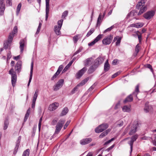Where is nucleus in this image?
<instances>
[{
	"instance_id": "nucleus-19",
	"label": "nucleus",
	"mask_w": 156,
	"mask_h": 156,
	"mask_svg": "<svg viewBox=\"0 0 156 156\" xmlns=\"http://www.w3.org/2000/svg\"><path fill=\"white\" fill-rule=\"evenodd\" d=\"M110 68V65L108 63V60H107L105 63L104 66V70L105 72L108 71Z\"/></svg>"
},
{
	"instance_id": "nucleus-24",
	"label": "nucleus",
	"mask_w": 156,
	"mask_h": 156,
	"mask_svg": "<svg viewBox=\"0 0 156 156\" xmlns=\"http://www.w3.org/2000/svg\"><path fill=\"white\" fill-rule=\"evenodd\" d=\"M30 108H29L27 112L24 119V122L26 121L27 119L29 117L30 113Z\"/></svg>"
},
{
	"instance_id": "nucleus-31",
	"label": "nucleus",
	"mask_w": 156,
	"mask_h": 156,
	"mask_svg": "<svg viewBox=\"0 0 156 156\" xmlns=\"http://www.w3.org/2000/svg\"><path fill=\"white\" fill-rule=\"evenodd\" d=\"M122 109L123 111L124 112H129L130 111V108L126 105L124 106Z\"/></svg>"
},
{
	"instance_id": "nucleus-46",
	"label": "nucleus",
	"mask_w": 156,
	"mask_h": 156,
	"mask_svg": "<svg viewBox=\"0 0 156 156\" xmlns=\"http://www.w3.org/2000/svg\"><path fill=\"white\" fill-rule=\"evenodd\" d=\"M121 39L122 37H119L115 43L116 45L117 46L119 45Z\"/></svg>"
},
{
	"instance_id": "nucleus-11",
	"label": "nucleus",
	"mask_w": 156,
	"mask_h": 156,
	"mask_svg": "<svg viewBox=\"0 0 156 156\" xmlns=\"http://www.w3.org/2000/svg\"><path fill=\"white\" fill-rule=\"evenodd\" d=\"M46 2V15L45 20H47L49 11V0H45Z\"/></svg>"
},
{
	"instance_id": "nucleus-64",
	"label": "nucleus",
	"mask_w": 156,
	"mask_h": 156,
	"mask_svg": "<svg viewBox=\"0 0 156 156\" xmlns=\"http://www.w3.org/2000/svg\"><path fill=\"white\" fill-rule=\"evenodd\" d=\"M114 147V145H113L109 148H108L106 150V151H107L108 152L109 151L111 150Z\"/></svg>"
},
{
	"instance_id": "nucleus-36",
	"label": "nucleus",
	"mask_w": 156,
	"mask_h": 156,
	"mask_svg": "<svg viewBox=\"0 0 156 156\" xmlns=\"http://www.w3.org/2000/svg\"><path fill=\"white\" fill-rule=\"evenodd\" d=\"M103 36V34H99L94 39V41L96 42L101 40Z\"/></svg>"
},
{
	"instance_id": "nucleus-47",
	"label": "nucleus",
	"mask_w": 156,
	"mask_h": 156,
	"mask_svg": "<svg viewBox=\"0 0 156 156\" xmlns=\"http://www.w3.org/2000/svg\"><path fill=\"white\" fill-rule=\"evenodd\" d=\"M146 67L149 69L151 71L152 73H154V71L153 70V69L152 68V66L150 64H147L146 65Z\"/></svg>"
},
{
	"instance_id": "nucleus-61",
	"label": "nucleus",
	"mask_w": 156,
	"mask_h": 156,
	"mask_svg": "<svg viewBox=\"0 0 156 156\" xmlns=\"http://www.w3.org/2000/svg\"><path fill=\"white\" fill-rule=\"evenodd\" d=\"M57 120H56L55 119H53L51 123V125H55L56 124V123L57 122Z\"/></svg>"
},
{
	"instance_id": "nucleus-41",
	"label": "nucleus",
	"mask_w": 156,
	"mask_h": 156,
	"mask_svg": "<svg viewBox=\"0 0 156 156\" xmlns=\"http://www.w3.org/2000/svg\"><path fill=\"white\" fill-rule=\"evenodd\" d=\"M10 43H9L7 41H5L4 44V48L5 49H7L8 47V46Z\"/></svg>"
},
{
	"instance_id": "nucleus-43",
	"label": "nucleus",
	"mask_w": 156,
	"mask_h": 156,
	"mask_svg": "<svg viewBox=\"0 0 156 156\" xmlns=\"http://www.w3.org/2000/svg\"><path fill=\"white\" fill-rule=\"evenodd\" d=\"M59 74V73H58V72H56V73L54 74V75L51 78V80H54V79H55L58 76Z\"/></svg>"
},
{
	"instance_id": "nucleus-62",
	"label": "nucleus",
	"mask_w": 156,
	"mask_h": 156,
	"mask_svg": "<svg viewBox=\"0 0 156 156\" xmlns=\"http://www.w3.org/2000/svg\"><path fill=\"white\" fill-rule=\"evenodd\" d=\"M74 62V59H72L71 61H70L69 63L67 65V66L69 67V68L71 66L72 64Z\"/></svg>"
},
{
	"instance_id": "nucleus-22",
	"label": "nucleus",
	"mask_w": 156,
	"mask_h": 156,
	"mask_svg": "<svg viewBox=\"0 0 156 156\" xmlns=\"http://www.w3.org/2000/svg\"><path fill=\"white\" fill-rule=\"evenodd\" d=\"M140 49V47L139 44H137L135 48V52L134 53V55L135 56H136L137 55V54L139 52Z\"/></svg>"
},
{
	"instance_id": "nucleus-18",
	"label": "nucleus",
	"mask_w": 156,
	"mask_h": 156,
	"mask_svg": "<svg viewBox=\"0 0 156 156\" xmlns=\"http://www.w3.org/2000/svg\"><path fill=\"white\" fill-rule=\"evenodd\" d=\"M20 52L21 53H22L26 45V42L25 40L24 39L21 40L20 42Z\"/></svg>"
},
{
	"instance_id": "nucleus-40",
	"label": "nucleus",
	"mask_w": 156,
	"mask_h": 156,
	"mask_svg": "<svg viewBox=\"0 0 156 156\" xmlns=\"http://www.w3.org/2000/svg\"><path fill=\"white\" fill-rule=\"evenodd\" d=\"M18 31V28L16 26H15L13 28L12 33L11 34H12L13 35H14V34L17 33Z\"/></svg>"
},
{
	"instance_id": "nucleus-55",
	"label": "nucleus",
	"mask_w": 156,
	"mask_h": 156,
	"mask_svg": "<svg viewBox=\"0 0 156 156\" xmlns=\"http://www.w3.org/2000/svg\"><path fill=\"white\" fill-rule=\"evenodd\" d=\"M123 122L122 120H119L118 122L117 125L119 126H121L123 125Z\"/></svg>"
},
{
	"instance_id": "nucleus-54",
	"label": "nucleus",
	"mask_w": 156,
	"mask_h": 156,
	"mask_svg": "<svg viewBox=\"0 0 156 156\" xmlns=\"http://www.w3.org/2000/svg\"><path fill=\"white\" fill-rule=\"evenodd\" d=\"M106 14V12H105L104 13H103V14L102 15V13H100L99 15V16L98 17L100 16V19H101L102 20V19L104 17L105 15Z\"/></svg>"
},
{
	"instance_id": "nucleus-39",
	"label": "nucleus",
	"mask_w": 156,
	"mask_h": 156,
	"mask_svg": "<svg viewBox=\"0 0 156 156\" xmlns=\"http://www.w3.org/2000/svg\"><path fill=\"white\" fill-rule=\"evenodd\" d=\"M108 134L107 132L105 131L102 132L99 136V137L100 138H102L106 136Z\"/></svg>"
},
{
	"instance_id": "nucleus-5",
	"label": "nucleus",
	"mask_w": 156,
	"mask_h": 156,
	"mask_svg": "<svg viewBox=\"0 0 156 156\" xmlns=\"http://www.w3.org/2000/svg\"><path fill=\"white\" fill-rule=\"evenodd\" d=\"M108 127V125L107 123L102 124L97 127L95 131L96 133H99L105 130Z\"/></svg>"
},
{
	"instance_id": "nucleus-7",
	"label": "nucleus",
	"mask_w": 156,
	"mask_h": 156,
	"mask_svg": "<svg viewBox=\"0 0 156 156\" xmlns=\"http://www.w3.org/2000/svg\"><path fill=\"white\" fill-rule=\"evenodd\" d=\"M139 123L137 121L134 122L133 124V126L131 127V129L129 133L130 135H131L134 134L136 131V129L139 127Z\"/></svg>"
},
{
	"instance_id": "nucleus-59",
	"label": "nucleus",
	"mask_w": 156,
	"mask_h": 156,
	"mask_svg": "<svg viewBox=\"0 0 156 156\" xmlns=\"http://www.w3.org/2000/svg\"><path fill=\"white\" fill-rule=\"evenodd\" d=\"M69 67L66 65L64 69L62 70V73H65L69 69Z\"/></svg>"
},
{
	"instance_id": "nucleus-33",
	"label": "nucleus",
	"mask_w": 156,
	"mask_h": 156,
	"mask_svg": "<svg viewBox=\"0 0 156 156\" xmlns=\"http://www.w3.org/2000/svg\"><path fill=\"white\" fill-rule=\"evenodd\" d=\"M9 125V122L6 119L5 120L4 125V129H6L8 127Z\"/></svg>"
},
{
	"instance_id": "nucleus-57",
	"label": "nucleus",
	"mask_w": 156,
	"mask_h": 156,
	"mask_svg": "<svg viewBox=\"0 0 156 156\" xmlns=\"http://www.w3.org/2000/svg\"><path fill=\"white\" fill-rule=\"evenodd\" d=\"M6 3L9 6H11L12 4V0H6Z\"/></svg>"
},
{
	"instance_id": "nucleus-4",
	"label": "nucleus",
	"mask_w": 156,
	"mask_h": 156,
	"mask_svg": "<svg viewBox=\"0 0 156 156\" xmlns=\"http://www.w3.org/2000/svg\"><path fill=\"white\" fill-rule=\"evenodd\" d=\"M65 121L63 119H60L57 123L56 126L55 133L58 134L60 131L63 126V125L65 123Z\"/></svg>"
},
{
	"instance_id": "nucleus-1",
	"label": "nucleus",
	"mask_w": 156,
	"mask_h": 156,
	"mask_svg": "<svg viewBox=\"0 0 156 156\" xmlns=\"http://www.w3.org/2000/svg\"><path fill=\"white\" fill-rule=\"evenodd\" d=\"M136 8L140 9L137 14L138 16L141 15L146 11L147 9V5H145L144 1L141 0L140 2H139L136 5Z\"/></svg>"
},
{
	"instance_id": "nucleus-29",
	"label": "nucleus",
	"mask_w": 156,
	"mask_h": 156,
	"mask_svg": "<svg viewBox=\"0 0 156 156\" xmlns=\"http://www.w3.org/2000/svg\"><path fill=\"white\" fill-rule=\"evenodd\" d=\"M88 81V78H87L83 80L80 83L77 84L79 85V87L80 86H82L84 85Z\"/></svg>"
},
{
	"instance_id": "nucleus-6",
	"label": "nucleus",
	"mask_w": 156,
	"mask_h": 156,
	"mask_svg": "<svg viewBox=\"0 0 156 156\" xmlns=\"http://www.w3.org/2000/svg\"><path fill=\"white\" fill-rule=\"evenodd\" d=\"M113 38V36L110 35L106 37L102 41V43L105 45L109 44L112 42Z\"/></svg>"
},
{
	"instance_id": "nucleus-51",
	"label": "nucleus",
	"mask_w": 156,
	"mask_h": 156,
	"mask_svg": "<svg viewBox=\"0 0 156 156\" xmlns=\"http://www.w3.org/2000/svg\"><path fill=\"white\" fill-rule=\"evenodd\" d=\"M82 49V47H80V48L78 49L75 52V53H74V55H75L79 53L81 51Z\"/></svg>"
},
{
	"instance_id": "nucleus-20",
	"label": "nucleus",
	"mask_w": 156,
	"mask_h": 156,
	"mask_svg": "<svg viewBox=\"0 0 156 156\" xmlns=\"http://www.w3.org/2000/svg\"><path fill=\"white\" fill-rule=\"evenodd\" d=\"M133 100V97L132 94H130L128 96L124 101V103H126L128 102H130L132 101Z\"/></svg>"
},
{
	"instance_id": "nucleus-8",
	"label": "nucleus",
	"mask_w": 156,
	"mask_h": 156,
	"mask_svg": "<svg viewBox=\"0 0 156 156\" xmlns=\"http://www.w3.org/2000/svg\"><path fill=\"white\" fill-rule=\"evenodd\" d=\"M64 80L63 79H61L57 82L56 84L53 87V90L55 91H57L60 88L62 87L64 83Z\"/></svg>"
},
{
	"instance_id": "nucleus-56",
	"label": "nucleus",
	"mask_w": 156,
	"mask_h": 156,
	"mask_svg": "<svg viewBox=\"0 0 156 156\" xmlns=\"http://www.w3.org/2000/svg\"><path fill=\"white\" fill-rule=\"evenodd\" d=\"M135 92L137 93V94H136V95H137V93L139 92V85L138 84L137 85L136 87V88L135 89Z\"/></svg>"
},
{
	"instance_id": "nucleus-58",
	"label": "nucleus",
	"mask_w": 156,
	"mask_h": 156,
	"mask_svg": "<svg viewBox=\"0 0 156 156\" xmlns=\"http://www.w3.org/2000/svg\"><path fill=\"white\" fill-rule=\"evenodd\" d=\"M94 28H91L89 31H88V36L92 34L94 32Z\"/></svg>"
},
{
	"instance_id": "nucleus-23",
	"label": "nucleus",
	"mask_w": 156,
	"mask_h": 156,
	"mask_svg": "<svg viewBox=\"0 0 156 156\" xmlns=\"http://www.w3.org/2000/svg\"><path fill=\"white\" fill-rule=\"evenodd\" d=\"M137 11L135 10H133L131 11L127 15V17H133L134 16H135L137 13Z\"/></svg>"
},
{
	"instance_id": "nucleus-28",
	"label": "nucleus",
	"mask_w": 156,
	"mask_h": 156,
	"mask_svg": "<svg viewBox=\"0 0 156 156\" xmlns=\"http://www.w3.org/2000/svg\"><path fill=\"white\" fill-rule=\"evenodd\" d=\"M80 36V34H77L73 37V39L75 43H76Z\"/></svg>"
},
{
	"instance_id": "nucleus-48",
	"label": "nucleus",
	"mask_w": 156,
	"mask_h": 156,
	"mask_svg": "<svg viewBox=\"0 0 156 156\" xmlns=\"http://www.w3.org/2000/svg\"><path fill=\"white\" fill-rule=\"evenodd\" d=\"M102 21V20L100 19V16L98 17L97 22V26H99L100 25Z\"/></svg>"
},
{
	"instance_id": "nucleus-52",
	"label": "nucleus",
	"mask_w": 156,
	"mask_h": 156,
	"mask_svg": "<svg viewBox=\"0 0 156 156\" xmlns=\"http://www.w3.org/2000/svg\"><path fill=\"white\" fill-rule=\"evenodd\" d=\"M68 14V11H64L62 15V18H65L66 16Z\"/></svg>"
},
{
	"instance_id": "nucleus-38",
	"label": "nucleus",
	"mask_w": 156,
	"mask_h": 156,
	"mask_svg": "<svg viewBox=\"0 0 156 156\" xmlns=\"http://www.w3.org/2000/svg\"><path fill=\"white\" fill-rule=\"evenodd\" d=\"M79 87V85H77L72 90L71 92V94H73L75 93L76 91L77 90L78 88Z\"/></svg>"
},
{
	"instance_id": "nucleus-2",
	"label": "nucleus",
	"mask_w": 156,
	"mask_h": 156,
	"mask_svg": "<svg viewBox=\"0 0 156 156\" xmlns=\"http://www.w3.org/2000/svg\"><path fill=\"white\" fill-rule=\"evenodd\" d=\"M9 73L11 75V82L12 86L14 87L15 86L17 80V75L15 72L14 71L13 68L9 71Z\"/></svg>"
},
{
	"instance_id": "nucleus-30",
	"label": "nucleus",
	"mask_w": 156,
	"mask_h": 156,
	"mask_svg": "<svg viewBox=\"0 0 156 156\" xmlns=\"http://www.w3.org/2000/svg\"><path fill=\"white\" fill-rule=\"evenodd\" d=\"M30 152V149H27L23 152L22 156H29Z\"/></svg>"
},
{
	"instance_id": "nucleus-44",
	"label": "nucleus",
	"mask_w": 156,
	"mask_h": 156,
	"mask_svg": "<svg viewBox=\"0 0 156 156\" xmlns=\"http://www.w3.org/2000/svg\"><path fill=\"white\" fill-rule=\"evenodd\" d=\"M59 74V73H58V72H56V73L54 74V75L51 78V80H54V79H55L58 76Z\"/></svg>"
},
{
	"instance_id": "nucleus-21",
	"label": "nucleus",
	"mask_w": 156,
	"mask_h": 156,
	"mask_svg": "<svg viewBox=\"0 0 156 156\" xmlns=\"http://www.w3.org/2000/svg\"><path fill=\"white\" fill-rule=\"evenodd\" d=\"M69 112V109L67 107H65L63 109L61 114L60 116H63L66 115Z\"/></svg>"
},
{
	"instance_id": "nucleus-25",
	"label": "nucleus",
	"mask_w": 156,
	"mask_h": 156,
	"mask_svg": "<svg viewBox=\"0 0 156 156\" xmlns=\"http://www.w3.org/2000/svg\"><path fill=\"white\" fill-rule=\"evenodd\" d=\"M5 9V5H0V15H2L4 14Z\"/></svg>"
},
{
	"instance_id": "nucleus-15",
	"label": "nucleus",
	"mask_w": 156,
	"mask_h": 156,
	"mask_svg": "<svg viewBox=\"0 0 156 156\" xmlns=\"http://www.w3.org/2000/svg\"><path fill=\"white\" fill-rule=\"evenodd\" d=\"M98 66L93 62L91 63L88 69V74L93 73L95 70Z\"/></svg>"
},
{
	"instance_id": "nucleus-37",
	"label": "nucleus",
	"mask_w": 156,
	"mask_h": 156,
	"mask_svg": "<svg viewBox=\"0 0 156 156\" xmlns=\"http://www.w3.org/2000/svg\"><path fill=\"white\" fill-rule=\"evenodd\" d=\"M21 3H20L18 5L17 9H16V14L17 15H18L19 13V12L20 11L21 7Z\"/></svg>"
},
{
	"instance_id": "nucleus-13",
	"label": "nucleus",
	"mask_w": 156,
	"mask_h": 156,
	"mask_svg": "<svg viewBox=\"0 0 156 156\" xmlns=\"http://www.w3.org/2000/svg\"><path fill=\"white\" fill-rule=\"evenodd\" d=\"M59 105V104L58 103H54L49 106V109L50 111H54L57 108Z\"/></svg>"
},
{
	"instance_id": "nucleus-32",
	"label": "nucleus",
	"mask_w": 156,
	"mask_h": 156,
	"mask_svg": "<svg viewBox=\"0 0 156 156\" xmlns=\"http://www.w3.org/2000/svg\"><path fill=\"white\" fill-rule=\"evenodd\" d=\"M80 143L83 145L87 144L88 143V139L86 138L81 140L80 141Z\"/></svg>"
},
{
	"instance_id": "nucleus-45",
	"label": "nucleus",
	"mask_w": 156,
	"mask_h": 156,
	"mask_svg": "<svg viewBox=\"0 0 156 156\" xmlns=\"http://www.w3.org/2000/svg\"><path fill=\"white\" fill-rule=\"evenodd\" d=\"M63 68V66L62 65H60L57 71V72H58V73L60 74L61 71L62 70V69Z\"/></svg>"
},
{
	"instance_id": "nucleus-9",
	"label": "nucleus",
	"mask_w": 156,
	"mask_h": 156,
	"mask_svg": "<svg viewBox=\"0 0 156 156\" xmlns=\"http://www.w3.org/2000/svg\"><path fill=\"white\" fill-rule=\"evenodd\" d=\"M155 14L154 11H148L144 14V17L147 20H150L154 16Z\"/></svg>"
},
{
	"instance_id": "nucleus-17",
	"label": "nucleus",
	"mask_w": 156,
	"mask_h": 156,
	"mask_svg": "<svg viewBox=\"0 0 156 156\" xmlns=\"http://www.w3.org/2000/svg\"><path fill=\"white\" fill-rule=\"evenodd\" d=\"M33 66H34V63L32 61L31 63V67H30V78L29 80V82L27 84V86L29 87V86L30 83L31 81L32 78V75L33 73Z\"/></svg>"
},
{
	"instance_id": "nucleus-63",
	"label": "nucleus",
	"mask_w": 156,
	"mask_h": 156,
	"mask_svg": "<svg viewBox=\"0 0 156 156\" xmlns=\"http://www.w3.org/2000/svg\"><path fill=\"white\" fill-rule=\"evenodd\" d=\"M70 122L69 121H67L66 123L65 124L64 126V129H65L67 126H68V125H69V124L70 123Z\"/></svg>"
},
{
	"instance_id": "nucleus-34",
	"label": "nucleus",
	"mask_w": 156,
	"mask_h": 156,
	"mask_svg": "<svg viewBox=\"0 0 156 156\" xmlns=\"http://www.w3.org/2000/svg\"><path fill=\"white\" fill-rule=\"evenodd\" d=\"M144 25V23H135V27L137 28H140L142 27Z\"/></svg>"
},
{
	"instance_id": "nucleus-50",
	"label": "nucleus",
	"mask_w": 156,
	"mask_h": 156,
	"mask_svg": "<svg viewBox=\"0 0 156 156\" xmlns=\"http://www.w3.org/2000/svg\"><path fill=\"white\" fill-rule=\"evenodd\" d=\"M144 110L146 112H149L150 110L149 107L147 106L146 105Z\"/></svg>"
},
{
	"instance_id": "nucleus-10",
	"label": "nucleus",
	"mask_w": 156,
	"mask_h": 156,
	"mask_svg": "<svg viewBox=\"0 0 156 156\" xmlns=\"http://www.w3.org/2000/svg\"><path fill=\"white\" fill-rule=\"evenodd\" d=\"M87 68L86 67H84L82 69L79 70L76 73L75 77L76 79H80L87 71Z\"/></svg>"
},
{
	"instance_id": "nucleus-3",
	"label": "nucleus",
	"mask_w": 156,
	"mask_h": 156,
	"mask_svg": "<svg viewBox=\"0 0 156 156\" xmlns=\"http://www.w3.org/2000/svg\"><path fill=\"white\" fill-rule=\"evenodd\" d=\"M63 22V20H61L58 22V26L56 25L54 26V30L55 34L58 35L61 34V32L60 31Z\"/></svg>"
},
{
	"instance_id": "nucleus-53",
	"label": "nucleus",
	"mask_w": 156,
	"mask_h": 156,
	"mask_svg": "<svg viewBox=\"0 0 156 156\" xmlns=\"http://www.w3.org/2000/svg\"><path fill=\"white\" fill-rule=\"evenodd\" d=\"M121 73V72L118 71L115 74H113L112 76V78H114L115 77H116L117 76L119 75Z\"/></svg>"
},
{
	"instance_id": "nucleus-14",
	"label": "nucleus",
	"mask_w": 156,
	"mask_h": 156,
	"mask_svg": "<svg viewBox=\"0 0 156 156\" xmlns=\"http://www.w3.org/2000/svg\"><path fill=\"white\" fill-rule=\"evenodd\" d=\"M104 60L103 57H99L95 60L93 62L98 67L99 65L102 63Z\"/></svg>"
},
{
	"instance_id": "nucleus-12",
	"label": "nucleus",
	"mask_w": 156,
	"mask_h": 156,
	"mask_svg": "<svg viewBox=\"0 0 156 156\" xmlns=\"http://www.w3.org/2000/svg\"><path fill=\"white\" fill-rule=\"evenodd\" d=\"M21 139V136H19L18 137V139L16 142V146L13 151V154H16L17 152V151L20 144Z\"/></svg>"
},
{
	"instance_id": "nucleus-26",
	"label": "nucleus",
	"mask_w": 156,
	"mask_h": 156,
	"mask_svg": "<svg viewBox=\"0 0 156 156\" xmlns=\"http://www.w3.org/2000/svg\"><path fill=\"white\" fill-rule=\"evenodd\" d=\"M38 90L37 89L35 92L34 94L33 99L32 100V101L36 102V100L37 99V98L38 95Z\"/></svg>"
},
{
	"instance_id": "nucleus-16",
	"label": "nucleus",
	"mask_w": 156,
	"mask_h": 156,
	"mask_svg": "<svg viewBox=\"0 0 156 156\" xmlns=\"http://www.w3.org/2000/svg\"><path fill=\"white\" fill-rule=\"evenodd\" d=\"M22 62L21 61H18L16 64L15 69L17 72L19 73L21 70Z\"/></svg>"
},
{
	"instance_id": "nucleus-60",
	"label": "nucleus",
	"mask_w": 156,
	"mask_h": 156,
	"mask_svg": "<svg viewBox=\"0 0 156 156\" xmlns=\"http://www.w3.org/2000/svg\"><path fill=\"white\" fill-rule=\"evenodd\" d=\"M11 57V55L10 52L8 53L7 55V60H9Z\"/></svg>"
},
{
	"instance_id": "nucleus-27",
	"label": "nucleus",
	"mask_w": 156,
	"mask_h": 156,
	"mask_svg": "<svg viewBox=\"0 0 156 156\" xmlns=\"http://www.w3.org/2000/svg\"><path fill=\"white\" fill-rule=\"evenodd\" d=\"M14 35L12 34H10L9 36L8 41L9 43H11L13 39Z\"/></svg>"
},
{
	"instance_id": "nucleus-49",
	"label": "nucleus",
	"mask_w": 156,
	"mask_h": 156,
	"mask_svg": "<svg viewBox=\"0 0 156 156\" xmlns=\"http://www.w3.org/2000/svg\"><path fill=\"white\" fill-rule=\"evenodd\" d=\"M114 27V26H112L110 27L107 28L105 30L104 32V33H106L107 31H111L113 28Z\"/></svg>"
},
{
	"instance_id": "nucleus-35",
	"label": "nucleus",
	"mask_w": 156,
	"mask_h": 156,
	"mask_svg": "<svg viewBox=\"0 0 156 156\" xmlns=\"http://www.w3.org/2000/svg\"><path fill=\"white\" fill-rule=\"evenodd\" d=\"M134 142L131 140L130 141L128 142V144L130 145V153H131L132 151L133 147Z\"/></svg>"
},
{
	"instance_id": "nucleus-42",
	"label": "nucleus",
	"mask_w": 156,
	"mask_h": 156,
	"mask_svg": "<svg viewBox=\"0 0 156 156\" xmlns=\"http://www.w3.org/2000/svg\"><path fill=\"white\" fill-rule=\"evenodd\" d=\"M138 137V136L136 135H135L133 136L131 138V140L133 141L134 142L137 139Z\"/></svg>"
}]
</instances>
